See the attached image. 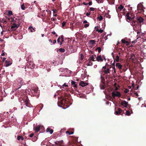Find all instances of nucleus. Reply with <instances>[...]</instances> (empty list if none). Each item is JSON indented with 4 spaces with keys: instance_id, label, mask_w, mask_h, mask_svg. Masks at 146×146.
I'll return each instance as SVG.
<instances>
[{
    "instance_id": "nucleus-1",
    "label": "nucleus",
    "mask_w": 146,
    "mask_h": 146,
    "mask_svg": "<svg viewBox=\"0 0 146 146\" xmlns=\"http://www.w3.org/2000/svg\"><path fill=\"white\" fill-rule=\"evenodd\" d=\"M60 97L57 103L58 106H62L66 105L68 102V100L64 98L62 96Z\"/></svg>"
},
{
    "instance_id": "nucleus-2",
    "label": "nucleus",
    "mask_w": 146,
    "mask_h": 146,
    "mask_svg": "<svg viewBox=\"0 0 146 146\" xmlns=\"http://www.w3.org/2000/svg\"><path fill=\"white\" fill-rule=\"evenodd\" d=\"M124 66H123V69L124 71H125L128 68H129V69L133 70L135 72L137 70V64H123Z\"/></svg>"
},
{
    "instance_id": "nucleus-3",
    "label": "nucleus",
    "mask_w": 146,
    "mask_h": 146,
    "mask_svg": "<svg viewBox=\"0 0 146 146\" xmlns=\"http://www.w3.org/2000/svg\"><path fill=\"white\" fill-rule=\"evenodd\" d=\"M12 21H13V24L11 26V29L13 30H15L20 25V22H19V19L17 22L15 20H14L13 19H12Z\"/></svg>"
},
{
    "instance_id": "nucleus-4",
    "label": "nucleus",
    "mask_w": 146,
    "mask_h": 146,
    "mask_svg": "<svg viewBox=\"0 0 146 146\" xmlns=\"http://www.w3.org/2000/svg\"><path fill=\"white\" fill-rule=\"evenodd\" d=\"M129 13H127L126 14V17H127V20H129V21H132V24L136 25V24L137 23V21H134V17H132L131 18V17H130L129 16Z\"/></svg>"
},
{
    "instance_id": "nucleus-5",
    "label": "nucleus",
    "mask_w": 146,
    "mask_h": 146,
    "mask_svg": "<svg viewBox=\"0 0 146 146\" xmlns=\"http://www.w3.org/2000/svg\"><path fill=\"white\" fill-rule=\"evenodd\" d=\"M102 70L104 74H108L110 73L108 64H106L105 66L103 67Z\"/></svg>"
},
{
    "instance_id": "nucleus-6",
    "label": "nucleus",
    "mask_w": 146,
    "mask_h": 146,
    "mask_svg": "<svg viewBox=\"0 0 146 146\" xmlns=\"http://www.w3.org/2000/svg\"><path fill=\"white\" fill-rule=\"evenodd\" d=\"M112 96L113 98H115V96L120 97H121V94L118 91L115 92L113 91L111 93Z\"/></svg>"
},
{
    "instance_id": "nucleus-7",
    "label": "nucleus",
    "mask_w": 146,
    "mask_h": 146,
    "mask_svg": "<svg viewBox=\"0 0 146 146\" xmlns=\"http://www.w3.org/2000/svg\"><path fill=\"white\" fill-rule=\"evenodd\" d=\"M121 105L122 106L126 108L127 107V106L129 105L128 102L124 100H122L121 101Z\"/></svg>"
},
{
    "instance_id": "nucleus-8",
    "label": "nucleus",
    "mask_w": 146,
    "mask_h": 146,
    "mask_svg": "<svg viewBox=\"0 0 146 146\" xmlns=\"http://www.w3.org/2000/svg\"><path fill=\"white\" fill-rule=\"evenodd\" d=\"M112 65V66H109L108 64V67L109 70L110 72V71L114 70V72H115V64H111Z\"/></svg>"
},
{
    "instance_id": "nucleus-9",
    "label": "nucleus",
    "mask_w": 146,
    "mask_h": 146,
    "mask_svg": "<svg viewBox=\"0 0 146 146\" xmlns=\"http://www.w3.org/2000/svg\"><path fill=\"white\" fill-rule=\"evenodd\" d=\"M88 85V83L84 81H81L79 84V85L82 87H84Z\"/></svg>"
},
{
    "instance_id": "nucleus-10",
    "label": "nucleus",
    "mask_w": 146,
    "mask_h": 146,
    "mask_svg": "<svg viewBox=\"0 0 146 146\" xmlns=\"http://www.w3.org/2000/svg\"><path fill=\"white\" fill-rule=\"evenodd\" d=\"M96 55H93L90 56L89 58V60L90 61H94L95 60V59L96 58Z\"/></svg>"
},
{
    "instance_id": "nucleus-11",
    "label": "nucleus",
    "mask_w": 146,
    "mask_h": 146,
    "mask_svg": "<svg viewBox=\"0 0 146 146\" xmlns=\"http://www.w3.org/2000/svg\"><path fill=\"white\" fill-rule=\"evenodd\" d=\"M103 59L102 58L101 55L98 56L96 58L95 60H97L98 62H102L103 61Z\"/></svg>"
},
{
    "instance_id": "nucleus-12",
    "label": "nucleus",
    "mask_w": 146,
    "mask_h": 146,
    "mask_svg": "<svg viewBox=\"0 0 146 146\" xmlns=\"http://www.w3.org/2000/svg\"><path fill=\"white\" fill-rule=\"evenodd\" d=\"M122 111V110L119 108H118L117 110L115 111V114L116 115L120 114Z\"/></svg>"
},
{
    "instance_id": "nucleus-13",
    "label": "nucleus",
    "mask_w": 146,
    "mask_h": 146,
    "mask_svg": "<svg viewBox=\"0 0 146 146\" xmlns=\"http://www.w3.org/2000/svg\"><path fill=\"white\" fill-rule=\"evenodd\" d=\"M136 19L140 23H141L142 22H143L144 20L141 17H137Z\"/></svg>"
},
{
    "instance_id": "nucleus-14",
    "label": "nucleus",
    "mask_w": 146,
    "mask_h": 146,
    "mask_svg": "<svg viewBox=\"0 0 146 146\" xmlns=\"http://www.w3.org/2000/svg\"><path fill=\"white\" fill-rule=\"evenodd\" d=\"M25 103L26 106L27 107L29 106V99L27 97L26 99H25Z\"/></svg>"
},
{
    "instance_id": "nucleus-15",
    "label": "nucleus",
    "mask_w": 146,
    "mask_h": 146,
    "mask_svg": "<svg viewBox=\"0 0 146 146\" xmlns=\"http://www.w3.org/2000/svg\"><path fill=\"white\" fill-rule=\"evenodd\" d=\"M46 131L47 132L50 133V134H52L53 132V130L52 129H51L49 127H48Z\"/></svg>"
},
{
    "instance_id": "nucleus-16",
    "label": "nucleus",
    "mask_w": 146,
    "mask_h": 146,
    "mask_svg": "<svg viewBox=\"0 0 146 146\" xmlns=\"http://www.w3.org/2000/svg\"><path fill=\"white\" fill-rule=\"evenodd\" d=\"M54 143L57 145H61L63 144V142L62 140H61V141H57L55 142Z\"/></svg>"
},
{
    "instance_id": "nucleus-17",
    "label": "nucleus",
    "mask_w": 146,
    "mask_h": 146,
    "mask_svg": "<svg viewBox=\"0 0 146 146\" xmlns=\"http://www.w3.org/2000/svg\"><path fill=\"white\" fill-rule=\"evenodd\" d=\"M40 129V126L38 125L35 127V131L36 133L38 132Z\"/></svg>"
},
{
    "instance_id": "nucleus-18",
    "label": "nucleus",
    "mask_w": 146,
    "mask_h": 146,
    "mask_svg": "<svg viewBox=\"0 0 146 146\" xmlns=\"http://www.w3.org/2000/svg\"><path fill=\"white\" fill-rule=\"evenodd\" d=\"M60 38L61 39V41L60 42V45H62V44H63V42L64 41V36L63 35H62L60 36Z\"/></svg>"
},
{
    "instance_id": "nucleus-19",
    "label": "nucleus",
    "mask_w": 146,
    "mask_h": 146,
    "mask_svg": "<svg viewBox=\"0 0 146 146\" xmlns=\"http://www.w3.org/2000/svg\"><path fill=\"white\" fill-rule=\"evenodd\" d=\"M143 5H141V9H140V10L139 11V13H143V12H144V10L143 8Z\"/></svg>"
},
{
    "instance_id": "nucleus-20",
    "label": "nucleus",
    "mask_w": 146,
    "mask_h": 146,
    "mask_svg": "<svg viewBox=\"0 0 146 146\" xmlns=\"http://www.w3.org/2000/svg\"><path fill=\"white\" fill-rule=\"evenodd\" d=\"M17 139L19 140H20L21 139L23 140V138L22 136H18L17 137Z\"/></svg>"
},
{
    "instance_id": "nucleus-21",
    "label": "nucleus",
    "mask_w": 146,
    "mask_h": 146,
    "mask_svg": "<svg viewBox=\"0 0 146 146\" xmlns=\"http://www.w3.org/2000/svg\"><path fill=\"white\" fill-rule=\"evenodd\" d=\"M66 134H68L69 135H70L71 134H73L74 133V132L73 131H67L66 132Z\"/></svg>"
},
{
    "instance_id": "nucleus-22",
    "label": "nucleus",
    "mask_w": 146,
    "mask_h": 146,
    "mask_svg": "<svg viewBox=\"0 0 146 146\" xmlns=\"http://www.w3.org/2000/svg\"><path fill=\"white\" fill-rule=\"evenodd\" d=\"M8 16H10L11 15H13V13L11 11H10V10H8Z\"/></svg>"
},
{
    "instance_id": "nucleus-23",
    "label": "nucleus",
    "mask_w": 146,
    "mask_h": 146,
    "mask_svg": "<svg viewBox=\"0 0 146 146\" xmlns=\"http://www.w3.org/2000/svg\"><path fill=\"white\" fill-rule=\"evenodd\" d=\"M124 7L121 5H120L118 7V9L121 11L123 8Z\"/></svg>"
},
{
    "instance_id": "nucleus-24",
    "label": "nucleus",
    "mask_w": 146,
    "mask_h": 146,
    "mask_svg": "<svg viewBox=\"0 0 146 146\" xmlns=\"http://www.w3.org/2000/svg\"><path fill=\"white\" fill-rule=\"evenodd\" d=\"M95 41L94 40H90V44L92 45H93L95 43Z\"/></svg>"
},
{
    "instance_id": "nucleus-25",
    "label": "nucleus",
    "mask_w": 146,
    "mask_h": 146,
    "mask_svg": "<svg viewBox=\"0 0 146 146\" xmlns=\"http://www.w3.org/2000/svg\"><path fill=\"white\" fill-rule=\"evenodd\" d=\"M84 57V56L81 53L80 54V60H82L83 59Z\"/></svg>"
},
{
    "instance_id": "nucleus-26",
    "label": "nucleus",
    "mask_w": 146,
    "mask_h": 146,
    "mask_svg": "<svg viewBox=\"0 0 146 146\" xmlns=\"http://www.w3.org/2000/svg\"><path fill=\"white\" fill-rule=\"evenodd\" d=\"M59 51L61 52H64L65 51V50L64 48H60L59 49Z\"/></svg>"
},
{
    "instance_id": "nucleus-27",
    "label": "nucleus",
    "mask_w": 146,
    "mask_h": 146,
    "mask_svg": "<svg viewBox=\"0 0 146 146\" xmlns=\"http://www.w3.org/2000/svg\"><path fill=\"white\" fill-rule=\"evenodd\" d=\"M104 84H100V87L101 89H104L105 88Z\"/></svg>"
},
{
    "instance_id": "nucleus-28",
    "label": "nucleus",
    "mask_w": 146,
    "mask_h": 146,
    "mask_svg": "<svg viewBox=\"0 0 146 146\" xmlns=\"http://www.w3.org/2000/svg\"><path fill=\"white\" fill-rule=\"evenodd\" d=\"M116 66V67H118V68L120 69L122 68V67H123V66L121 65V64H115Z\"/></svg>"
},
{
    "instance_id": "nucleus-29",
    "label": "nucleus",
    "mask_w": 146,
    "mask_h": 146,
    "mask_svg": "<svg viewBox=\"0 0 146 146\" xmlns=\"http://www.w3.org/2000/svg\"><path fill=\"white\" fill-rule=\"evenodd\" d=\"M21 8L22 10H24L25 7L24 4L23 3L21 5Z\"/></svg>"
},
{
    "instance_id": "nucleus-30",
    "label": "nucleus",
    "mask_w": 146,
    "mask_h": 146,
    "mask_svg": "<svg viewBox=\"0 0 146 146\" xmlns=\"http://www.w3.org/2000/svg\"><path fill=\"white\" fill-rule=\"evenodd\" d=\"M141 5H138L137 6V9L138 10V12H139V11L140 10V9H141Z\"/></svg>"
},
{
    "instance_id": "nucleus-31",
    "label": "nucleus",
    "mask_w": 146,
    "mask_h": 146,
    "mask_svg": "<svg viewBox=\"0 0 146 146\" xmlns=\"http://www.w3.org/2000/svg\"><path fill=\"white\" fill-rule=\"evenodd\" d=\"M103 17L102 16H100L97 17V19H98L99 21H101L103 19Z\"/></svg>"
},
{
    "instance_id": "nucleus-32",
    "label": "nucleus",
    "mask_w": 146,
    "mask_h": 146,
    "mask_svg": "<svg viewBox=\"0 0 146 146\" xmlns=\"http://www.w3.org/2000/svg\"><path fill=\"white\" fill-rule=\"evenodd\" d=\"M96 50H98L99 53H100L101 50V49L100 47H98L96 49Z\"/></svg>"
},
{
    "instance_id": "nucleus-33",
    "label": "nucleus",
    "mask_w": 146,
    "mask_h": 146,
    "mask_svg": "<svg viewBox=\"0 0 146 146\" xmlns=\"http://www.w3.org/2000/svg\"><path fill=\"white\" fill-rule=\"evenodd\" d=\"M119 57L118 55L116 56V58L115 59V60L117 62H118L119 61Z\"/></svg>"
},
{
    "instance_id": "nucleus-34",
    "label": "nucleus",
    "mask_w": 146,
    "mask_h": 146,
    "mask_svg": "<svg viewBox=\"0 0 146 146\" xmlns=\"http://www.w3.org/2000/svg\"><path fill=\"white\" fill-rule=\"evenodd\" d=\"M101 78L102 79L101 82H102V84H104L105 81L104 78L102 77H101Z\"/></svg>"
},
{
    "instance_id": "nucleus-35",
    "label": "nucleus",
    "mask_w": 146,
    "mask_h": 146,
    "mask_svg": "<svg viewBox=\"0 0 146 146\" xmlns=\"http://www.w3.org/2000/svg\"><path fill=\"white\" fill-rule=\"evenodd\" d=\"M125 114L126 115H129L130 114V111H127L125 112Z\"/></svg>"
},
{
    "instance_id": "nucleus-36",
    "label": "nucleus",
    "mask_w": 146,
    "mask_h": 146,
    "mask_svg": "<svg viewBox=\"0 0 146 146\" xmlns=\"http://www.w3.org/2000/svg\"><path fill=\"white\" fill-rule=\"evenodd\" d=\"M33 29V30H34V31H35V28H33V27H32L31 26H30L29 27V29Z\"/></svg>"
},
{
    "instance_id": "nucleus-37",
    "label": "nucleus",
    "mask_w": 146,
    "mask_h": 146,
    "mask_svg": "<svg viewBox=\"0 0 146 146\" xmlns=\"http://www.w3.org/2000/svg\"><path fill=\"white\" fill-rule=\"evenodd\" d=\"M121 41L122 43L125 44L126 41L124 39H122L121 40Z\"/></svg>"
},
{
    "instance_id": "nucleus-38",
    "label": "nucleus",
    "mask_w": 146,
    "mask_h": 146,
    "mask_svg": "<svg viewBox=\"0 0 146 146\" xmlns=\"http://www.w3.org/2000/svg\"><path fill=\"white\" fill-rule=\"evenodd\" d=\"M66 24V22L65 21H63L62 23V27H63L65 26Z\"/></svg>"
},
{
    "instance_id": "nucleus-39",
    "label": "nucleus",
    "mask_w": 146,
    "mask_h": 146,
    "mask_svg": "<svg viewBox=\"0 0 146 146\" xmlns=\"http://www.w3.org/2000/svg\"><path fill=\"white\" fill-rule=\"evenodd\" d=\"M95 8H94L93 7H90V10L91 11H94L95 10Z\"/></svg>"
},
{
    "instance_id": "nucleus-40",
    "label": "nucleus",
    "mask_w": 146,
    "mask_h": 146,
    "mask_svg": "<svg viewBox=\"0 0 146 146\" xmlns=\"http://www.w3.org/2000/svg\"><path fill=\"white\" fill-rule=\"evenodd\" d=\"M129 90L127 89L126 88L124 92L125 93H127L129 92Z\"/></svg>"
},
{
    "instance_id": "nucleus-41",
    "label": "nucleus",
    "mask_w": 146,
    "mask_h": 146,
    "mask_svg": "<svg viewBox=\"0 0 146 146\" xmlns=\"http://www.w3.org/2000/svg\"><path fill=\"white\" fill-rule=\"evenodd\" d=\"M111 2L110 3V4H113L114 3L115 0H110Z\"/></svg>"
},
{
    "instance_id": "nucleus-42",
    "label": "nucleus",
    "mask_w": 146,
    "mask_h": 146,
    "mask_svg": "<svg viewBox=\"0 0 146 146\" xmlns=\"http://www.w3.org/2000/svg\"><path fill=\"white\" fill-rule=\"evenodd\" d=\"M67 69H68L67 68H62V69L61 68L60 69V71H61L62 72H63V71H65L66 70H67Z\"/></svg>"
},
{
    "instance_id": "nucleus-43",
    "label": "nucleus",
    "mask_w": 146,
    "mask_h": 146,
    "mask_svg": "<svg viewBox=\"0 0 146 146\" xmlns=\"http://www.w3.org/2000/svg\"><path fill=\"white\" fill-rule=\"evenodd\" d=\"M6 64H12V63L10 61H8L7 60H6Z\"/></svg>"
},
{
    "instance_id": "nucleus-44",
    "label": "nucleus",
    "mask_w": 146,
    "mask_h": 146,
    "mask_svg": "<svg viewBox=\"0 0 146 146\" xmlns=\"http://www.w3.org/2000/svg\"><path fill=\"white\" fill-rule=\"evenodd\" d=\"M89 26V24H84V27L85 28H86L88 27Z\"/></svg>"
},
{
    "instance_id": "nucleus-45",
    "label": "nucleus",
    "mask_w": 146,
    "mask_h": 146,
    "mask_svg": "<svg viewBox=\"0 0 146 146\" xmlns=\"http://www.w3.org/2000/svg\"><path fill=\"white\" fill-rule=\"evenodd\" d=\"M60 36L57 40V42L58 43H60Z\"/></svg>"
},
{
    "instance_id": "nucleus-46",
    "label": "nucleus",
    "mask_w": 146,
    "mask_h": 146,
    "mask_svg": "<svg viewBox=\"0 0 146 146\" xmlns=\"http://www.w3.org/2000/svg\"><path fill=\"white\" fill-rule=\"evenodd\" d=\"M90 14H91V12H88L86 13V15L88 17L90 15Z\"/></svg>"
},
{
    "instance_id": "nucleus-47",
    "label": "nucleus",
    "mask_w": 146,
    "mask_h": 146,
    "mask_svg": "<svg viewBox=\"0 0 146 146\" xmlns=\"http://www.w3.org/2000/svg\"><path fill=\"white\" fill-rule=\"evenodd\" d=\"M76 82L74 81H72L71 82V84L72 85H74L76 84Z\"/></svg>"
},
{
    "instance_id": "nucleus-48",
    "label": "nucleus",
    "mask_w": 146,
    "mask_h": 146,
    "mask_svg": "<svg viewBox=\"0 0 146 146\" xmlns=\"http://www.w3.org/2000/svg\"><path fill=\"white\" fill-rule=\"evenodd\" d=\"M77 85L75 84V85H74V86H73V87H74V89H76V88L77 87Z\"/></svg>"
},
{
    "instance_id": "nucleus-49",
    "label": "nucleus",
    "mask_w": 146,
    "mask_h": 146,
    "mask_svg": "<svg viewBox=\"0 0 146 146\" xmlns=\"http://www.w3.org/2000/svg\"><path fill=\"white\" fill-rule=\"evenodd\" d=\"M51 20L54 21L56 20V19L55 18H51Z\"/></svg>"
},
{
    "instance_id": "nucleus-50",
    "label": "nucleus",
    "mask_w": 146,
    "mask_h": 146,
    "mask_svg": "<svg viewBox=\"0 0 146 146\" xmlns=\"http://www.w3.org/2000/svg\"><path fill=\"white\" fill-rule=\"evenodd\" d=\"M103 32V30L102 29H100L98 31V32L100 33H102Z\"/></svg>"
},
{
    "instance_id": "nucleus-51",
    "label": "nucleus",
    "mask_w": 146,
    "mask_h": 146,
    "mask_svg": "<svg viewBox=\"0 0 146 146\" xmlns=\"http://www.w3.org/2000/svg\"><path fill=\"white\" fill-rule=\"evenodd\" d=\"M103 1L102 0H98V1H97V3H102Z\"/></svg>"
},
{
    "instance_id": "nucleus-52",
    "label": "nucleus",
    "mask_w": 146,
    "mask_h": 146,
    "mask_svg": "<svg viewBox=\"0 0 146 146\" xmlns=\"http://www.w3.org/2000/svg\"><path fill=\"white\" fill-rule=\"evenodd\" d=\"M34 135V133H31L29 135V137H32Z\"/></svg>"
},
{
    "instance_id": "nucleus-53",
    "label": "nucleus",
    "mask_w": 146,
    "mask_h": 146,
    "mask_svg": "<svg viewBox=\"0 0 146 146\" xmlns=\"http://www.w3.org/2000/svg\"><path fill=\"white\" fill-rule=\"evenodd\" d=\"M125 44H126L127 45H128L129 44V42L126 41Z\"/></svg>"
},
{
    "instance_id": "nucleus-54",
    "label": "nucleus",
    "mask_w": 146,
    "mask_h": 146,
    "mask_svg": "<svg viewBox=\"0 0 146 146\" xmlns=\"http://www.w3.org/2000/svg\"><path fill=\"white\" fill-rule=\"evenodd\" d=\"M62 86L63 87H67L68 86V85H67L65 83Z\"/></svg>"
},
{
    "instance_id": "nucleus-55",
    "label": "nucleus",
    "mask_w": 146,
    "mask_h": 146,
    "mask_svg": "<svg viewBox=\"0 0 146 146\" xmlns=\"http://www.w3.org/2000/svg\"><path fill=\"white\" fill-rule=\"evenodd\" d=\"M53 13H56L57 12V10L56 9H53Z\"/></svg>"
},
{
    "instance_id": "nucleus-56",
    "label": "nucleus",
    "mask_w": 146,
    "mask_h": 146,
    "mask_svg": "<svg viewBox=\"0 0 146 146\" xmlns=\"http://www.w3.org/2000/svg\"><path fill=\"white\" fill-rule=\"evenodd\" d=\"M88 4H89V5H91L92 4V1H90L88 3Z\"/></svg>"
},
{
    "instance_id": "nucleus-57",
    "label": "nucleus",
    "mask_w": 146,
    "mask_h": 146,
    "mask_svg": "<svg viewBox=\"0 0 146 146\" xmlns=\"http://www.w3.org/2000/svg\"><path fill=\"white\" fill-rule=\"evenodd\" d=\"M6 58H3V59H2V61L3 62H4L5 60L6 59Z\"/></svg>"
},
{
    "instance_id": "nucleus-58",
    "label": "nucleus",
    "mask_w": 146,
    "mask_h": 146,
    "mask_svg": "<svg viewBox=\"0 0 146 146\" xmlns=\"http://www.w3.org/2000/svg\"><path fill=\"white\" fill-rule=\"evenodd\" d=\"M56 42V40H53V44H54Z\"/></svg>"
},
{
    "instance_id": "nucleus-59",
    "label": "nucleus",
    "mask_w": 146,
    "mask_h": 146,
    "mask_svg": "<svg viewBox=\"0 0 146 146\" xmlns=\"http://www.w3.org/2000/svg\"><path fill=\"white\" fill-rule=\"evenodd\" d=\"M83 23L86 24L88 23L87 21L86 20L84 21L83 22Z\"/></svg>"
},
{
    "instance_id": "nucleus-60",
    "label": "nucleus",
    "mask_w": 146,
    "mask_h": 146,
    "mask_svg": "<svg viewBox=\"0 0 146 146\" xmlns=\"http://www.w3.org/2000/svg\"><path fill=\"white\" fill-rule=\"evenodd\" d=\"M134 94L137 96H139V95L137 93V92H135L134 93Z\"/></svg>"
},
{
    "instance_id": "nucleus-61",
    "label": "nucleus",
    "mask_w": 146,
    "mask_h": 146,
    "mask_svg": "<svg viewBox=\"0 0 146 146\" xmlns=\"http://www.w3.org/2000/svg\"><path fill=\"white\" fill-rule=\"evenodd\" d=\"M83 4L85 5H88V3H86L85 2H83Z\"/></svg>"
},
{
    "instance_id": "nucleus-62",
    "label": "nucleus",
    "mask_w": 146,
    "mask_h": 146,
    "mask_svg": "<svg viewBox=\"0 0 146 146\" xmlns=\"http://www.w3.org/2000/svg\"><path fill=\"white\" fill-rule=\"evenodd\" d=\"M38 91V90L36 89H35L34 90V91L35 93H36Z\"/></svg>"
},
{
    "instance_id": "nucleus-63",
    "label": "nucleus",
    "mask_w": 146,
    "mask_h": 146,
    "mask_svg": "<svg viewBox=\"0 0 146 146\" xmlns=\"http://www.w3.org/2000/svg\"><path fill=\"white\" fill-rule=\"evenodd\" d=\"M118 88H117V87H115V90H118Z\"/></svg>"
},
{
    "instance_id": "nucleus-64",
    "label": "nucleus",
    "mask_w": 146,
    "mask_h": 146,
    "mask_svg": "<svg viewBox=\"0 0 146 146\" xmlns=\"http://www.w3.org/2000/svg\"><path fill=\"white\" fill-rule=\"evenodd\" d=\"M52 34H56V33L54 31H53L51 32Z\"/></svg>"
}]
</instances>
